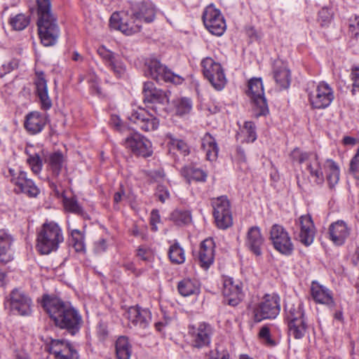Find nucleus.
I'll return each instance as SVG.
<instances>
[{
	"label": "nucleus",
	"instance_id": "59",
	"mask_svg": "<svg viewBox=\"0 0 359 359\" xmlns=\"http://www.w3.org/2000/svg\"><path fill=\"white\" fill-rule=\"evenodd\" d=\"M97 334L100 340H105L108 337L109 334L107 326L102 323H99L97 328Z\"/></svg>",
	"mask_w": 359,
	"mask_h": 359
},
{
	"label": "nucleus",
	"instance_id": "24",
	"mask_svg": "<svg viewBox=\"0 0 359 359\" xmlns=\"http://www.w3.org/2000/svg\"><path fill=\"white\" fill-rule=\"evenodd\" d=\"M222 293L224 301L230 306H237L243 298V293L240 283H235L232 278L224 279Z\"/></svg>",
	"mask_w": 359,
	"mask_h": 359
},
{
	"label": "nucleus",
	"instance_id": "22",
	"mask_svg": "<svg viewBox=\"0 0 359 359\" xmlns=\"http://www.w3.org/2000/svg\"><path fill=\"white\" fill-rule=\"evenodd\" d=\"M156 13V8L151 2L130 3V6L128 8V13L136 17L142 23H151L154 22Z\"/></svg>",
	"mask_w": 359,
	"mask_h": 359
},
{
	"label": "nucleus",
	"instance_id": "43",
	"mask_svg": "<svg viewBox=\"0 0 359 359\" xmlns=\"http://www.w3.org/2000/svg\"><path fill=\"white\" fill-rule=\"evenodd\" d=\"M63 204L65 210L68 212L78 215H82L83 214L82 207L79 204L77 200L74 197H64Z\"/></svg>",
	"mask_w": 359,
	"mask_h": 359
},
{
	"label": "nucleus",
	"instance_id": "53",
	"mask_svg": "<svg viewBox=\"0 0 359 359\" xmlns=\"http://www.w3.org/2000/svg\"><path fill=\"white\" fill-rule=\"evenodd\" d=\"M332 14L330 9L323 8L318 13V21L322 26L327 25L332 20Z\"/></svg>",
	"mask_w": 359,
	"mask_h": 359
},
{
	"label": "nucleus",
	"instance_id": "62",
	"mask_svg": "<svg viewBox=\"0 0 359 359\" xmlns=\"http://www.w3.org/2000/svg\"><path fill=\"white\" fill-rule=\"evenodd\" d=\"M353 83V92L357 88L359 90V67H354L351 72Z\"/></svg>",
	"mask_w": 359,
	"mask_h": 359
},
{
	"label": "nucleus",
	"instance_id": "36",
	"mask_svg": "<svg viewBox=\"0 0 359 359\" xmlns=\"http://www.w3.org/2000/svg\"><path fill=\"white\" fill-rule=\"evenodd\" d=\"M177 290L183 297L198 294L200 292V284L196 279L184 278L178 283Z\"/></svg>",
	"mask_w": 359,
	"mask_h": 359
},
{
	"label": "nucleus",
	"instance_id": "11",
	"mask_svg": "<svg viewBox=\"0 0 359 359\" xmlns=\"http://www.w3.org/2000/svg\"><path fill=\"white\" fill-rule=\"evenodd\" d=\"M8 174L16 193L24 194L29 198H36L40 194L39 188L32 179L28 178L25 171L9 168Z\"/></svg>",
	"mask_w": 359,
	"mask_h": 359
},
{
	"label": "nucleus",
	"instance_id": "4",
	"mask_svg": "<svg viewBox=\"0 0 359 359\" xmlns=\"http://www.w3.org/2000/svg\"><path fill=\"white\" fill-rule=\"evenodd\" d=\"M285 311L289 335L297 339H302L308 327L303 304L299 300L293 303L287 302Z\"/></svg>",
	"mask_w": 359,
	"mask_h": 359
},
{
	"label": "nucleus",
	"instance_id": "41",
	"mask_svg": "<svg viewBox=\"0 0 359 359\" xmlns=\"http://www.w3.org/2000/svg\"><path fill=\"white\" fill-rule=\"evenodd\" d=\"M168 256L171 262L175 264H181L185 261L184 251L178 243L170 245Z\"/></svg>",
	"mask_w": 359,
	"mask_h": 359
},
{
	"label": "nucleus",
	"instance_id": "61",
	"mask_svg": "<svg viewBox=\"0 0 359 359\" xmlns=\"http://www.w3.org/2000/svg\"><path fill=\"white\" fill-rule=\"evenodd\" d=\"M149 176L150 179L151 180H153L154 182H160L162 180H163L165 174L162 170L159 169V170L151 171L149 173Z\"/></svg>",
	"mask_w": 359,
	"mask_h": 359
},
{
	"label": "nucleus",
	"instance_id": "3",
	"mask_svg": "<svg viewBox=\"0 0 359 359\" xmlns=\"http://www.w3.org/2000/svg\"><path fill=\"white\" fill-rule=\"evenodd\" d=\"M64 241L62 229L54 222H45L37 233L36 250L41 255L56 251Z\"/></svg>",
	"mask_w": 359,
	"mask_h": 359
},
{
	"label": "nucleus",
	"instance_id": "27",
	"mask_svg": "<svg viewBox=\"0 0 359 359\" xmlns=\"http://www.w3.org/2000/svg\"><path fill=\"white\" fill-rule=\"evenodd\" d=\"M264 241L260 228L257 226H254L248 230L245 245L255 255L261 256L264 246Z\"/></svg>",
	"mask_w": 359,
	"mask_h": 359
},
{
	"label": "nucleus",
	"instance_id": "18",
	"mask_svg": "<svg viewBox=\"0 0 359 359\" xmlns=\"http://www.w3.org/2000/svg\"><path fill=\"white\" fill-rule=\"evenodd\" d=\"M309 97L312 107L325 109L333 101L334 92L327 83L321 82L317 85L315 90L309 94Z\"/></svg>",
	"mask_w": 359,
	"mask_h": 359
},
{
	"label": "nucleus",
	"instance_id": "2",
	"mask_svg": "<svg viewBox=\"0 0 359 359\" xmlns=\"http://www.w3.org/2000/svg\"><path fill=\"white\" fill-rule=\"evenodd\" d=\"M37 26L42 44L51 46L60 35L57 18L51 11L50 0H37Z\"/></svg>",
	"mask_w": 359,
	"mask_h": 359
},
{
	"label": "nucleus",
	"instance_id": "37",
	"mask_svg": "<svg viewBox=\"0 0 359 359\" xmlns=\"http://www.w3.org/2000/svg\"><path fill=\"white\" fill-rule=\"evenodd\" d=\"M323 168L326 172V179L330 189H333L339 180V168L337 164L332 159H327Z\"/></svg>",
	"mask_w": 359,
	"mask_h": 359
},
{
	"label": "nucleus",
	"instance_id": "5",
	"mask_svg": "<svg viewBox=\"0 0 359 359\" xmlns=\"http://www.w3.org/2000/svg\"><path fill=\"white\" fill-rule=\"evenodd\" d=\"M290 157L294 161L306 164L305 169L316 184H323L325 177L322 165L316 154L302 151L299 148H295L291 152Z\"/></svg>",
	"mask_w": 359,
	"mask_h": 359
},
{
	"label": "nucleus",
	"instance_id": "30",
	"mask_svg": "<svg viewBox=\"0 0 359 359\" xmlns=\"http://www.w3.org/2000/svg\"><path fill=\"white\" fill-rule=\"evenodd\" d=\"M311 296L314 301L319 304H325L330 308L334 306L332 292L326 287L318 283L313 282L311 287Z\"/></svg>",
	"mask_w": 359,
	"mask_h": 359
},
{
	"label": "nucleus",
	"instance_id": "1",
	"mask_svg": "<svg viewBox=\"0 0 359 359\" xmlns=\"http://www.w3.org/2000/svg\"><path fill=\"white\" fill-rule=\"evenodd\" d=\"M41 306L54 325L72 336L79 332L83 325L82 316L69 302L53 295L43 294Z\"/></svg>",
	"mask_w": 359,
	"mask_h": 359
},
{
	"label": "nucleus",
	"instance_id": "9",
	"mask_svg": "<svg viewBox=\"0 0 359 359\" xmlns=\"http://www.w3.org/2000/svg\"><path fill=\"white\" fill-rule=\"evenodd\" d=\"M110 26L126 35H132L141 31L142 23L135 16L128 13V9L114 12L109 20Z\"/></svg>",
	"mask_w": 359,
	"mask_h": 359
},
{
	"label": "nucleus",
	"instance_id": "20",
	"mask_svg": "<svg viewBox=\"0 0 359 359\" xmlns=\"http://www.w3.org/2000/svg\"><path fill=\"white\" fill-rule=\"evenodd\" d=\"M48 352L55 359H79L78 351L72 344L65 339H51L47 345Z\"/></svg>",
	"mask_w": 359,
	"mask_h": 359
},
{
	"label": "nucleus",
	"instance_id": "10",
	"mask_svg": "<svg viewBox=\"0 0 359 359\" xmlns=\"http://www.w3.org/2000/svg\"><path fill=\"white\" fill-rule=\"evenodd\" d=\"M280 311V297L276 294H266L254 309V320L261 322L264 319H274Z\"/></svg>",
	"mask_w": 359,
	"mask_h": 359
},
{
	"label": "nucleus",
	"instance_id": "58",
	"mask_svg": "<svg viewBox=\"0 0 359 359\" xmlns=\"http://www.w3.org/2000/svg\"><path fill=\"white\" fill-rule=\"evenodd\" d=\"M156 196L160 201L164 203L170 197V194L165 187L162 185H158Z\"/></svg>",
	"mask_w": 359,
	"mask_h": 359
},
{
	"label": "nucleus",
	"instance_id": "25",
	"mask_svg": "<svg viewBox=\"0 0 359 359\" xmlns=\"http://www.w3.org/2000/svg\"><path fill=\"white\" fill-rule=\"evenodd\" d=\"M297 225L299 231L296 238L305 246L310 245L315 236V226L311 217L309 215H302Z\"/></svg>",
	"mask_w": 359,
	"mask_h": 359
},
{
	"label": "nucleus",
	"instance_id": "42",
	"mask_svg": "<svg viewBox=\"0 0 359 359\" xmlns=\"http://www.w3.org/2000/svg\"><path fill=\"white\" fill-rule=\"evenodd\" d=\"M175 114L178 116H184L189 114L192 108V103L190 99L181 98L175 101Z\"/></svg>",
	"mask_w": 359,
	"mask_h": 359
},
{
	"label": "nucleus",
	"instance_id": "15",
	"mask_svg": "<svg viewBox=\"0 0 359 359\" xmlns=\"http://www.w3.org/2000/svg\"><path fill=\"white\" fill-rule=\"evenodd\" d=\"M7 304L11 311L15 315L27 316L32 313V299L20 289L15 288L11 292Z\"/></svg>",
	"mask_w": 359,
	"mask_h": 359
},
{
	"label": "nucleus",
	"instance_id": "33",
	"mask_svg": "<svg viewBox=\"0 0 359 359\" xmlns=\"http://www.w3.org/2000/svg\"><path fill=\"white\" fill-rule=\"evenodd\" d=\"M12 236L4 229L0 230V262L7 264L13 259L11 247L13 243Z\"/></svg>",
	"mask_w": 359,
	"mask_h": 359
},
{
	"label": "nucleus",
	"instance_id": "39",
	"mask_svg": "<svg viewBox=\"0 0 359 359\" xmlns=\"http://www.w3.org/2000/svg\"><path fill=\"white\" fill-rule=\"evenodd\" d=\"M115 348L118 359H130L132 351L128 337H119L116 341Z\"/></svg>",
	"mask_w": 359,
	"mask_h": 359
},
{
	"label": "nucleus",
	"instance_id": "54",
	"mask_svg": "<svg viewBox=\"0 0 359 359\" xmlns=\"http://www.w3.org/2000/svg\"><path fill=\"white\" fill-rule=\"evenodd\" d=\"M18 66V60L13 59L8 62L7 64H3L0 67V78L3 77L8 73L17 68Z\"/></svg>",
	"mask_w": 359,
	"mask_h": 359
},
{
	"label": "nucleus",
	"instance_id": "52",
	"mask_svg": "<svg viewBox=\"0 0 359 359\" xmlns=\"http://www.w3.org/2000/svg\"><path fill=\"white\" fill-rule=\"evenodd\" d=\"M209 359H229V353L227 350L217 347L210 351Z\"/></svg>",
	"mask_w": 359,
	"mask_h": 359
},
{
	"label": "nucleus",
	"instance_id": "28",
	"mask_svg": "<svg viewBox=\"0 0 359 359\" xmlns=\"http://www.w3.org/2000/svg\"><path fill=\"white\" fill-rule=\"evenodd\" d=\"M215 257V243L212 238L204 240L198 252V261L200 266L208 269L213 263Z\"/></svg>",
	"mask_w": 359,
	"mask_h": 359
},
{
	"label": "nucleus",
	"instance_id": "35",
	"mask_svg": "<svg viewBox=\"0 0 359 359\" xmlns=\"http://www.w3.org/2000/svg\"><path fill=\"white\" fill-rule=\"evenodd\" d=\"M45 163L52 175L57 177L61 172L65 163V157L61 151H55L46 157Z\"/></svg>",
	"mask_w": 359,
	"mask_h": 359
},
{
	"label": "nucleus",
	"instance_id": "14",
	"mask_svg": "<svg viewBox=\"0 0 359 359\" xmlns=\"http://www.w3.org/2000/svg\"><path fill=\"white\" fill-rule=\"evenodd\" d=\"M270 240L276 250L289 256L294 251V245L286 229L281 225L273 224L270 230Z\"/></svg>",
	"mask_w": 359,
	"mask_h": 359
},
{
	"label": "nucleus",
	"instance_id": "63",
	"mask_svg": "<svg viewBox=\"0 0 359 359\" xmlns=\"http://www.w3.org/2000/svg\"><path fill=\"white\" fill-rule=\"evenodd\" d=\"M145 228L144 226H139L137 224H133L131 229H130V233L131 235L135 237H141L144 238V236Z\"/></svg>",
	"mask_w": 359,
	"mask_h": 359
},
{
	"label": "nucleus",
	"instance_id": "7",
	"mask_svg": "<svg viewBox=\"0 0 359 359\" xmlns=\"http://www.w3.org/2000/svg\"><path fill=\"white\" fill-rule=\"evenodd\" d=\"M144 74L157 82L165 81L180 84L183 81L181 76L172 72L156 58L149 59L145 62Z\"/></svg>",
	"mask_w": 359,
	"mask_h": 359
},
{
	"label": "nucleus",
	"instance_id": "34",
	"mask_svg": "<svg viewBox=\"0 0 359 359\" xmlns=\"http://www.w3.org/2000/svg\"><path fill=\"white\" fill-rule=\"evenodd\" d=\"M201 147L208 161H214L217 158L219 147L214 137L207 133L201 139Z\"/></svg>",
	"mask_w": 359,
	"mask_h": 359
},
{
	"label": "nucleus",
	"instance_id": "26",
	"mask_svg": "<svg viewBox=\"0 0 359 359\" xmlns=\"http://www.w3.org/2000/svg\"><path fill=\"white\" fill-rule=\"evenodd\" d=\"M48 123V116L45 113L33 111L28 113L24 121V127L30 135L41 133Z\"/></svg>",
	"mask_w": 359,
	"mask_h": 359
},
{
	"label": "nucleus",
	"instance_id": "51",
	"mask_svg": "<svg viewBox=\"0 0 359 359\" xmlns=\"http://www.w3.org/2000/svg\"><path fill=\"white\" fill-rule=\"evenodd\" d=\"M244 130L247 135V141L253 142L257 139L255 126L252 121H246L244 124Z\"/></svg>",
	"mask_w": 359,
	"mask_h": 359
},
{
	"label": "nucleus",
	"instance_id": "8",
	"mask_svg": "<svg viewBox=\"0 0 359 359\" xmlns=\"http://www.w3.org/2000/svg\"><path fill=\"white\" fill-rule=\"evenodd\" d=\"M246 93L253 104V111L256 117L266 116L269 114V107L261 79H250Z\"/></svg>",
	"mask_w": 359,
	"mask_h": 359
},
{
	"label": "nucleus",
	"instance_id": "23",
	"mask_svg": "<svg viewBox=\"0 0 359 359\" xmlns=\"http://www.w3.org/2000/svg\"><path fill=\"white\" fill-rule=\"evenodd\" d=\"M126 315L130 326L137 330L147 329L151 321L150 311L139 306L130 307Z\"/></svg>",
	"mask_w": 359,
	"mask_h": 359
},
{
	"label": "nucleus",
	"instance_id": "19",
	"mask_svg": "<svg viewBox=\"0 0 359 359\" xmlns=\"http://www.w3.org/2000/svg\"><path fill=\"white\" fill-rule=\"evenodd\" d=\"M188 333L191 337L192 346L201 348L210 344L213 329L210 324L201 323L197 326L190 325Z\"/></svg>",
	"mask_w": 359,
	"mask_h": 359
},
{
	"label": "nucleus",
	"instance_id": "17",
	"mask_svg": "<svg viewBox=\"0 0 359 359\" xmlns=\"http://www.w3.org/2000/svg\"><path fill=\"white\" fill-rule=\"evenodd\" d=\"M128 119L140 130L145 132L154 131L158 128L159 125V121L156 116L148 109L141 107L133 109Z\"/></svg>",
	"mask_w": 359,
	"mask_h": 359
},
{
	"label": "nucleus",
	"instance_id": "47",
	"mask_svg": "<svg viewBox=\"0 0 359 359\" xmlns=\"http://www.w3.org/2000/svg\"><path fill=\"white\" fill-rule=\"evenodd\" d=\"M29 23L28 17L23 14H18L10 20V24L15 30L24 29Z\"/></svg>",
	"mask_w": 359,
	"mask_h": 359
},
{
	"label": "nucleus",
	"instance_id": "38",
	"mask_svg": "<svg viewBox=\"0 0 359 359\" xmlns=\"http://www.w3.org/2000/svg\"><path fill=\"white\" fill-rule=\"evenodd\" d=\"M181 174L189 184L191 182H204L207 178L205 172L192 165L184 167Z\"/></svg>",
	"mask_w": 359,
	"mask_h": 359
},
{
	"label": "nucleus",
	"instance_id": "45",
	"mask_svg": "<svg viewBox=\"0 0 359 359\" xmlns=\"http://www.w3.org/2000/svg\"><path fill=\"white\" fill-rule=\"evenodd\" d=\"M72 245L76 252L85 251V244L83 241V235L81 231L73 229L71 231Z\"/></svg>",
	"mask_w": 359,
	"mask_h": 359
},
{
	"label": "nucleus",
	"instance_id": "13",
	"mask_svg": "<svg viewBox=\"0 0 359 359\" xmlns=\"http://www.w3.org/2000/svg\"><path fill=\"white\" fill-rule=\"evenodd\" d=\"M203 21L205 28L213 35H223L226 29V21L221 11L212 4L207 6L203 13Z\"/></svg>",
	"mask_w": 359,
	"mask_h": 359
},
{
	"label": "nucleus",
	"instance_id": "50",
	"mask_svg": "<svg viewBox=\"0 0 359 359\" xmlns=\"http://www.w3.org/2000/svg\"><path fill=\"white\" fill-rule=\"evenodd\" d=\"M97 53L102 57L106 66H108L118 56L117 54L107 49L103 46L98 48Z\"/></svg>",
	"mask_w": 359,
	"mask_h": 359
},
{
	"label": "nucleus",
	"instance_id": "48",
	"mask_svg": "<svg viewBox=\"0 0 359 359\" xmlns=\"http://www.w3.org/2000/svg\"><path fill=\"white\" fill-rule=\"evenodd\" d=\"M169 143L173 149H176L182 155L187 156L189 154V147L184 140L170 137Z\"/></svg>",
	"mask_w": 359,
	"mask_h": 359
},
{
	"label": "nucleus",
	"instance_id": "32",
	"mask_svg": "<svg viewBox=\"0 0 359 359\" xmlns=\"http://www.w3.org/2000/svg\"><path fill=\"white\" fill-rule=\"evenodd\" d=\"M273 78L280 89H286L290 86L291 81L290 71L283 62L276 61L275 62Z\"/></svg>",
	"mask_w": 359,
	"mask_h": 359
},
{
	"label": "nucleus",
	"instance_id": "31",
	"mask_svg": "<svg viewBox=\"0 0 359 359\" xmlns=\"http://www.w3.org/2000/svg\"><path fill=\"white\" fill-rule=\"evenodd\" d=\"M36 93L39 98L41 108L43 110H48L52 107V102L48 93L47 81L45 79L43 72L36 73V79L34 81Z\"/></svg>",
	"mask_w": 359,
	"mask_h": 359
},
{
	"label": "nucleus",
	"instance_id": "44",
	"mask_svg": "<svg viewBox=\"0 0 359 359\" xmlns=\"http://www.w3.org/2000/svg\"><path fill=\"white\" fill-rule=\"evenodd\" d=\"M171 218L177 225L187 224L191 220L190 212L182 210L173 211L171 214Z\"/></svg>",
	"mask_w": 359,
	"mask_h": 359
},
{
	"label": "nucleus",
	"instance_id": "64",
	"mask_svg": "<svg viewBox=\"0 0 359 359\" xmlns=\"http://www.w3.org/2000/svg\"><path fill=\"white\" fill-rule=\"evenodd\" d=\"M160 222V216L158 215V212L157 210H152L151 216V224L154 225L156 223Z\"/></svg>",
	"mask_w": 359,
	"mask_h": 359
},
{
	"label": "nucleus",
	"instance_id": "12",
	"mask_svg": "<svg viewBox=\"0 0 359 359\" xmlns=\"http://www.w3.org/2000/svg\"><path fill=\"white\" fill-rule=\"evenodd\" d=\"M213 208V217L217 226L226 229L233 224L230 202L226 196H221L211 200Z\"/></svg>",
	"mask_w": 359,
	"mask_h": 359
},
{
	"label": "nucleus",
	"instance_id": "6",
	"mask_svg": "<svg viewBox=\"0 0 359 359\" xmlns=\"http://www.w3.org/2000/svg\"><path fill=\"white\" fill-rule=\"evenodd\" d=\"M143 102L148 109H151L156 114L161 115L168 103L167 92L155 87L151 81L144 83Z\"/></svg>",
	"mask_w": 359,
	"mask_h": 359
},
{
	"label": "nucleus",
	"instance_id": "57",
	"mask_svg": "<svg viewBox=\"0 0 359 359\" xmlns=\"http://www.w3.org/2000/svg\"><path fill=\"white\" fill-rule=\"evenodd\" d=\"M349 29L355 33L357 38H359V16L354 15L349 19Z\"/></svg>",
	"mask_w": 359,
	"mask_h": 359
},
{
	"label": "nucleus",
	"instance_id": "46",
	"mask_svg": "<svg viewBox=\"0 0 359 359\" xmlns=\"http://www.w3.org/2000/svg\"><path fill=\"white\" fill-rule=\"evenodd\" d=\"M107 67L110 69V70L113 72L114 75L118 78L123 77L126 74V65L120 60L118 55L114 60H112V62H110Z\"/></svg>",
	"mask_w": 359,
	"mask_h": 359
},
{
	"label": "nucleus",
	"instance_id": "55",
	"mask_svg": "<svg viewBox=\"0 0 359 359\" xmlns=\"http://www.w3.org/2000/svg\"><path fill=\"white\" fill-rule=\"evenodd\" d=\"M350 171L355 178L359 179V148L351 161Z\"/></svg>",
	"mask_w": 359,
	"mask_h": 359
},
{
	"label": "nucleus",
	"instance_id": "21",
	"mask_svg": "<svg viewBox=\"0 0 359 359\" xmlns=\"http://www.w3.org/2000/svg\"><path fill=\"white\" fill-rule=\"evenodd\" d=\"M125 146L132 153L144 158L151 156L153 151L151 142L138 133H135L125 140Z\"/></svg>",
	"mask_w": 359,
	"mask_h": 359
},
{
	"label": "nucleus",
	"instance_id": "29",
	"mask_svg": "<svg viewBox=\"0 0 359 359\" xmlns=\"http://www.w3.org/2000/svg\"><path fill=\"white\" fill-rule=\"evenodd\" d=\"M350 232L351 229L342 220L332 223L329 227L330 238L336 245H343L349 236Z\"/></svg>",
	"mask_w": 359,
	"mask_h": 359
},
{
	"label": "nucleus",
	"instance_id": "56",
	"mask_svg": "<svg viewBox=\"0 0 359 359\" xmlns=\"http://www.w3.org/2000/svg\"><path fill=\"white\" fill-rule=\"evenodd\" d=\"M137 256L142 260L150 262L152 259V253L149 249L144 247H139L137 250Z\"/></svg>",
	"mask_w": 359,
	"mask_h": 359
},
{
	"label": "nucleus",
	"instance_id": "60",
	"mask_svg": "<svg viewBox=\"0 0 359 359\" xmlns=\"http://www.w3.org/2000/svg\"><path fill=\"white\" fill-rule=\"evenodd\" d=\"M107 248V241L104 238H100L94 243V251L95 253H102Z\"/></svg>",
	"mask_w": 359,
	"mask_h": 359
},
{
	"label": "nucleus",
	"instance_id": "49",
	"mask_svg": "<svg viewBox=\"0 0 359 359\" xmlns=\"http://www.w3.org/2000/svg\"><path fill=\"white\" fill-rule=\"evenodd\" d=\"M259 337L266 346H274L276 345L275 341L271 339L270 328L268 325H264L261 327L259 332Z\"/></svg>",
	"mask_w": 359,
	"mask_h": 359
},
{
	"label": "nucleus",
	"instance_id": "40",
	"mask_svg": "<svg viewBox=\"0 0 359 359\" xmlns=\"http://www.w3.org/2000/svg\"><path fill=\"white\" fill-rule=\"evenodd\" d=\"M32 147H26L25 154L27 155V158L26 160L27 164L29 165L31 170L35 174L39 175L43 168V160L40 155L37 153H32L31 149Z\"/></svg>",
	"mask_w": 359,
	"mask_h": 359
},
{
	"label": "nucleus",
	"instance_id": "16",
	"mask_svg": "<svg viewBox=\"0 0 359 359\" xmlns=\"http://www.w3.org/2000/svg\"><path fill=\"white\" fill-rule=\"evenodd\" d=\"M204 76L210 81L212 86L217 90H222L226 84V78L219 63L211 57H206L201 62Z\"/></svg>",
	"mask_w": 359,
	"mask_h": 359
}]
</instances>
